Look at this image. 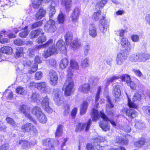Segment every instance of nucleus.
I'll use <instances>...</instances> for the list:
<instances>
[{
    "label": "nucleus",
    "instance_id": "obj_1",
    "mask_svg": "<svg viewBox=\"0 0 150 150\" xmlns=\"http://www.w3.org/2000/svg\"><path fill=\"white\" fill-rule=\"evenodd\" d=\"M64 42L62 40H60L57 42L56 48L55 46H50L46 51H45L43 54V56L45 58L47 57L54 54H57L59 50L62 53L65 54L66 53V47L64 46Z\"/></svg>",
    "mask_w": 150,
    "mask_h": 150
},
{
    "label": "nucleus",
    "instance_id": "obj_2",
    "mask_svg": "<svg viewBox=\"0 0 150 150\" xmlns=\"http://www.w3.org/2000/svg\"><path fill=\"white\" fill-rule=\"evenodd\" d=\"M66 43L67 45H69V47L74 50H76L80 45V43L77 39L72 41L73 37L72 34L69 33H67L65 36Z\"/></svg>",
    "mask_w": 150,
    "mask_h": 150
},
{
    "label": "nucleus",
    "instance_id": "obj_3",
    "mask_svg": "<svg viewBox=\"0 0 150 150\" xmlns=\"http://www.w3.org/2000/svg\"><path fill=\"white\" fill-rule=\"evenodd\" d=\"M120 78L122 81H126L127 85H129L130 87L131 88V79L129 76L125 74L122 76H118L117 77L115 76H113L112 77H110L107 78L104 81V83L105 85L106 86H107L109 85L110 83H112L113 81L116 79Z\"/></svg>",
    "mask_w": 150,
    "mask_h": 150
},
{
    "label": "nucleus",
    "instance_id": "obj_4",
    "mask_svg": "<svg viewBox=\"0 0 150 150\" xmlns=\"http://www.w3.org/2000/svg\"><path fill=\"white\" fill-rule=\"evenodd\" d=\"M72 78L68 76V78L63 86L65 94L67 96H70L73 92L74 84Z\"/></svg>",
    "mask_w": 150,
    "mask_h": 150
},
{
    "label": "nucleus",
    "instance_id": "obj_5",
    "mask_svg": "<svg viewBox=\"0 0 150 150\" xmlns=\"http://www.w3.org/2000/svg\"><path fill=\"white\" fill-rule=\"evenodd\" d=\"M150 59V55L147 53H136L132 56V60L134 61L144 62Z\"/></svg>",
    "mask_w": 150,
    "mask_h": 150
},
{
    "label": "nucleus",
    "instance_id": "obj_6",
    "mask_svg": "<svg viewBox=\"0 0 150 150\" xmlns=\"http://www.w3.org/2000/svg\"><path fill=\"white\" fill-rule=\"evenodd\" d=\"M54 100L58 105H60L63 103L62 97V93L58 89H54L53 93Z\"/></svg>",
    "mask_w": 150,
    "mask_h": 150
},
{
    "label": "nucleus",
    "instance_id": "obj_7",
    "mask_svg": "<svg viewBox=\"0 0 150 150\" xmlns=\"http://www.w3.org/2000/svg\"><path fill=\"white\" fill-rule=\"evenodd\" d=\"M127 54L125 50H120L117 54L116 59V64L118 65L122 64L127 59Z\"/></svg>",
    "mask_w": 150,
    "mask_h": 150
},
{
    "label": "nucleus",
    "instance_id": "obj_8",
    "mask_svg": "<svg viewBox=\"0 0 150 150\" xmlns=\"http://www.w3.org/2000/svg\"><path fill=\"white\" fill-rule=\"evenodd\" d=\"M70 67L67 71V76L70 78L72 77L74 70L78 69L79 66L77 62L74 59H71L70 62Z\"/></svg>",
    "mask_w": 150,
    "mask_h": 150
},
{
    "label": "nucleus",
    "instance_id": "obj_9",
    "mask_svg": "<svg viewBox=\"0 0 150 150\" xmlns=\"http://www.w3.org/2000/svg\"><path fill=\"white\" fill-rule=\"evenodd\" d=\"M21 129L23 132H33L35 134H37L38 132L35 127L30 123H27L23 125L21 127Z\"/></svg>",
    "mask_w": 150,
    "mask_h": 150
},
{
    "label": "nucleus",
    "instance_id": "obj_10",
    "mask_svg": "<svg viewBox=\"0 0 150 150\" xmlns=\"http://www.w3.org/2000/svg\"><path fill=\"white\" fill-rule=\"evenodd\" d=\"M91 123V119L88 120L87 123H78L76 124L75 131L76 132H80L85 128V131H88L90 127Z\"/></svg>",
    "mask_w": 150,
    "mask_h": 150
},
{
    "label": "nucleus",
    "instance_id": "obj_11",
    "mask_svg": "<svg viewBox=\"0 0 150 150\" xmlns=\"http://www.w3.org/2000/svg\"><path fill=\"white\" fill-rule=\"evenodd\" d=\"M45 29L49 32L54 33L57 30L55 21L53 20L50 19L45 26Z\"/></svg>",
    "mask_w": 150,
    "mask_h": 150
},
{
    "label": "nucleus",
    "instance_id": "obj_12",
    "mask_svg": "<svg viewBox=\"0 0 150 150\" xmlns=\"http://www.w3.org/2000/svg\"><path fill=\"white\" fill-rule=\"evenodd\" d=\"M49 77L50 83L52 86L55 85L57 83L58 79L57 73L53 70L50 71Z\"/></svg>",
    "mask_w": 150,
    "mask_h": 150
},
{
    "label": "nucleus",
    "instance_id": "obj_13",
    "mask_svg": "<svg viewBox=\"0 0 150 150\" xmlns=\"http://www.w3.org/2000/svg\"><path fill=\"white\" fill-rule=\"evenodd\" d=\"M47 84L45 82H42L39 83H36L33 82L30 83V86H34L38 90L44 92L47 90Z\"/></svg>",
    "mask_w": 150,
    "mask_h": 150
},
{
    "label": "nucleus",
    "instance_id": "obj_14",
    "mask_svg": "<svg viewBox=\"0 0 150 150\" xmlns=\"http://www.w3.org/2000/svg\"><path fill=\"white\" fill-rule=\"evenodd\" d=\"M42 106L43 108L47 112L51 113L52 112V109L49 106V99L47 97H45L42 100Z\"/></svg>",
    "mask_w": 150,
    "mask_h": 150
},
{
    "label": "nucleus",
    "instance_id": "obj_15",
    "mask_svg": "<svg viewBox=\"0 0 150 150\" xmlns=\"http://www.w3.org/2000/svg\"><path fill=\"white\" fill-rule=\"evenodd\" d=\"M19 111L23 113L28 118L30 119L31 117L30 114V109L29 107L24 105H20L18 108Z\"/></svg>",
    "mask_w": 150,
    "mask_h": 150
},
{
    "label": "nucleus",
    "instance_id": "obj_16",
    "mask_svg": "<svg viewBox=\"0 0 150 150\" xmlns=\"http://www.w3.org/2000/svg\"><path fill=\"white\" fill-rule=\"evenodd\" d=\"M59 143L58 140L53 139L47 138L43 139L42 141V144L45 146H49L50 144L51 145L53 144H54V146H57Z\"/></svg>",
    "mask_w": 150,
    "mask_h": 150
},
{
    "label": "nucleus",
    "instance_id": "obj_17",
    "mask_svg": "<svg viewBox=\"0 0 150 150\" xmlns=\"http://www.w3.org/2000/svg\"><path fill=\"white\" fill-rule=\"evenodd\" d=\"M42 60L38 56H36L35 59V64L29 70V72L30 74L33 73L36 71L38 69V65L37 63L39 64L42 62Z\"/></svg>",
    "mask_w": 150,
    "mask_h": 150
},
{
    "label": "nucleus",
    "instance_id": "obj_18",
    "mask_svg": "<svg viewBox=\"0 0 150 150\" xmlns=\"http://www.w3.org/2000/svg\"><path fill=\"white\" fill-rule=\"evenodd\" d=\"M107 101L108 104L106 105V110L108 114L109 115H113L114 112L111 109L114 107V105L111 103V100L108 96L107 97Z\"/></svg>",
    "mask_w": 150,
    "mask_h": 150
},
{
    "label": "nucleus",
    "instance_id": "obj_19",
    "mask_svg": "<svg viewBox=\"0 0 150 150\" xmlns=\"http://www.w3.org/2000/svg\"><path fill=\"white\" fill-rule=\"evenodd\" d=\"M113 95L116 99H119L121 95L120 86L115 85L113 86Z\"/></svg>",
    "mask_w": 150,
    "mask_h": 150
},
{
    "label": "nucleus",
    "instance_id": "obj_20",
    "mask_svg": "<svg viewBox=\"0 0 150 150\" xmlns=\"http://www.w3.org/2000/svg\"><path fill=\"white\" fill-rule=\"evenodd\" d=\"M88 30L89 35L92 38H95L97 36V29L95 25H90L88 27Z\"/></svg>",
    "mask_w": 150,
    "mask_h": 150
},
{
    "label": "nucleus",
    "instance_id": "obj_21",
    "mask_svg": "<svg viewBox=\"0 0 150 150\" xmlns=\"http://www.w3.org/2000/svg\"><path fill=\"white\" fill-rule=\"evenodd\" d=\"M52 0H32V5L35 8H38L42 3H47Z\"/></svg>",
    "mask_w": 150,
    "mask_h": 150
},
{
    "label": "nucleus",
    "instance_id": "obj_22",
    "mask_svg": "<svg viewBox=\"0 0 150 150\" xmlns=\"http://www.w3.org/2000/svg\"><path fill=\"white\" fill-rule=\"evenodd\" d=\"M134 126L138 130H143L146 127L145 123L141 120H136Z\"/></svg>",
    "mask_w": 150,
    "mask_h": 150
},
{
    "label": "nucleus",
    "instance_id": "obj_23",
    "mask_svg": "<svg viewBox=\"0 0 150 150\" xmlns=\"http://www.w3.org/2000/svg\"><path fill=\"white\" fill-rule=\"evenodd\" d=\"M43 35L44 33L41 29H39L32 31L30 33V36L31 39L37 37L40 34Z\"/></svg>",
    "mask_w": 150,
    "mask_h": 150
},
{
    "label": "nucleus",
    "instance_id": "obj_24",
    "mask_svg": "<svg viewBox=\"0 0 150 150\" xmlns=\"http://www.w3.org/2000/svg\"><path fill=\"white\" fill-rule=\"evenodd\" d=\"M79 14V9L78 8H75L71 15L72 20L73 22H76L78 20Z\"/></svg>",
    "mask_w": 150,
    "mask_h": 150
},
{
    "label": "nucleus",
    "instance_id": "obj_25",
    "mask_svg": "<svg viewBox=\"0 0 150 150\" xmlns=\"http://www.w3.org/2000/svg\"><path fill=\"white\" fill-rule=\"evenodd\" d=\"M46 12L45 10L43 8H40L37 12L35 15V19L39 20L41 19L45 16Z\"/></svg>",
    "mask_w": 150,
    "mask_h": 150
},
{
    "label": "nucleus",
    "instance_id": "obj_26",
    "mask_svg": "<svg viewBox=\"0 0 150 150\" xmlns=\"http://www.w3.org/2000/svg\"><path fill=\"white\" fill-rule=\"evenodd\" d=\"M90 88V85L88 83L84 84L80 86L78 89L79 92L87 93H88Z\"/></svg>",
    "mask_w": 150,
    "mask_h": 150
},
{
    "label": "nucleus",
    "instance_id": "obj_27",
    "mask_svg": "<svg viewBox=\"0 0 150 150\" xmlns=\"http://www.w3.org/2000/svg\"><path fill=\"white\" fill-rule=\"evenodd\" d=\"M41 99V97L36 92L33 93L30 98L31 101L37 103L40 101Z\"/></svg>",
    "mask_w": 150,
    "mask_h": 150
},
{
    "label": "nucleus",
    "instance_id": "obj_28",
    "mask_svg": "<svg viewBox=\"0 0 150 150\" xmlns=\"http://www.w3.org/2000/svg\"><path fill=\"white\" fill-rule=\"evenodd\" d=\"M61 3L62 5L65 6L67 11H69L70 10V8L72 6V0H64V1L62 0Z\"/></svg>",
    "mask_w": 150,
    "mask_h": 150
},
{
    "label": "nucleus",
    "instance_id": "obj_29",
    "mask_svg": "<svg viewBox=\"0 0 150 150\" xmlns=\"http://www.w3.org/2000/svg\"><path fill=\"white\" fill-rule=\"evenodd\" d=\"M108 26V23L103 19L101 22V24L100 25V29L103 33H105L107 31Z\"/></svg>",
    "mask_w": 150,
    "mask_h": 150
},
{
    "label": "nucleus",
    "instance_id": "obj_30",
    "mask_svg": "<svg viewBox=\"0 0 150 150\" xmlns=\"http://www.w3.org/2000/svg\"><path fill=\"white\" fill-rule=\"evenodd\" d=\"M120 43L123 47L129 48L130 50V44L128 39L126 38H122L121 39Z\"/></svg>",
    "mask_w": 150,
    "mask_h": 150
},
{
    "label": "nucleus",
    "instance_id": "obj_31",
    "mask_svg": "<svg viewBox=\"0 0 150 150\" xmlns=\"http://www.w3.org/2000/svg\"><path fill=\"white\" fill-rule=\"evenodd\" d=\"M13 50L12 48L9 46H4L0 49V52L8 54L12 53Z\"/></svg>",
    "mask_w": 150,
    "mask_h": 150
},
{
    "label": "nucleus",
    "instance_id": "obj_32",
    "mask_svg": "<svg viewBox=\"0 0 150 150\" xmlns=\"http://www.w3.org/2000/svg\"><path fill=\"white\" fill-rule=\"evenodd\" d=\"M32 112L36 117L43 112L40 108L37 106H35L33 108L32 110Z\"/></svg>",
    "mask_w": 150,
    "mask_h": 150
},
{
    "label": "nucleus",
    "instance_id": "obj_33",
    "mask_svg": "<svg viewBox=\"0 0 150 150\" xmlns=\"http://www.w3.org/2000/svg\"><path fill=\"white\" fill-rule=\"evenodd\" d=\"M88 104L87 102L84 101L81 105L80 108V113L81 115H83L86 113Z\"/></svg>",
    "mask_w": 150,
    "mask_h": 150
},
{
    "label": "nucleus",
    "instance_id": "obj_34",
    "mask_svg": "<svg viewBox=\"0 0 150 150\" xmlns=\"http://www.w3.org/2000/svg\"><path fill=\"white\" fill-rule=\"evenodd\" d=\"M68 61L66 58L63 59L60 62L59 67L62 69H64L68 65Z\"/></svg>",
    "mask_w": 150,
    "mask_h": 150
},
{
    "label": "nucleus",
    "instance_id": "obj_35",
    "mask_svg": "<svg viewBox=\"0 0 150 150\" xmlns=\"http://www.w3.org/2000/svg\"><path fill=\"white\" fill-rule=\"evenodd\" d=\"M36 117L40 122L44 123L47 121V118L46 116L43 112Z\"/></svg>",
    "mask_w": 150,
    "mask_h": 150
},
{
    "label": "nucleus",
    "instance_id": "obj_36",
    "mask_svg": "<svg viewBox=\"0 0 150 150\" xmlns=\"http://www.w3.org/2000/svg\"><path fill=\"white\" fill-rule=\"evenodd\" d=\"M23 48L21 47H18L16 49L15 52V57L16 58L21 57L23 55Z\"/></svg>",
    "mask_w": 150,
    "mask_h": 150
},
{
    "label": "nucleus",
    "instance_id": "obj_37",
    "mask_svg": "<svg viewBox=\"0 0 150 150\" xmlns=\"http://www.w3.org/2000/svg\"><path fill=\"white\" fill-rule=\"evenodd\" d=\"M28 28V26H26L19 33V35L20 37L25 38L28 35L29 31L27 30Z\"/></svg>",
    "mask_w": 150,
    "mask_h": 150
},
{
    "label": "nucleus",
    "instance_id": "obj_38",
    "mask_svg": "<svg viewBox=\"0 0 150 150\" xmlns=\"http://www.w3.org/2000/svg\"><path fill=\"white\" fill-rule=\"evenodd\" d=\"M91 117L94 121H96L99 119L100 116L97 110L95 109H93L92 110Z\"/></svg>",
    "mask_w": 150,
    "mask_h": 150
},
{
    "label": "nucleus",
    "instance_id": "obj_39",
    "mask_svg": "<svg viewBox=\"0 0 150 150\" xmlns=\"http://www.w3.org/2000/svg\"><path fill=\"white\" fill-rule=\"evenodd\" d=\"M89 59L88 58H86L82 60L81 64V66L83 68H86L89 66Z\"/></svg>",
    "mask_w": 150,
    "mask_h": 150
},
{
    "label": "nucleus",
    "instance_id": "obj_40",
    "mask_svg": "<svg viewBox=\"0 0 150 150\" xmlns=\"http://www.w3.org/2000/svg\"><path fill=\"white\" fill-rule=\"evenodd\" d=\"M100 115L103 120L105 121H109L113 125L115 126L116 125L115 122L112 120H109L107 116L105 115L102 111L100 112Z\"/></svg>",
    "mask_w": 150,
    "mask_h": 150
},
{
    "label": "nucleus",
    "instance_id": "obj_41",
    "mask_svg": "<svg viewBox=\"0 0 150 150\" xmlns=\"http://www.w3.org/2000/svg\"><path fill=\"white\" fill-rule=\"evenodd\" d=\"M10 30L6 31L4 30H2L1 32V33L2 34H6L9 38H16V36L12 33Z\"/></svg>",
    "mask_w": 150,
    "mask_h": 150
},
{
    "label": "nucleus",
    "instance_id": "obj_42",
    "mask_svg": "<svg viewBox=\"0 0 150 150\" xmlns=\"http://www.w3.org/2000/svg\"><path fill=\"white\" fill-rule=\"evenodd\" d=\"M62 133L63 126L62 125H59L57 127L56 132L55 133V137H59L62 134Z\"/></svg>",
    "mask_w": 150,
    "mask_h": 150
},
{
    "label": "nucleus",
    "instance_id": "obj_43",
    "mask_svg": "<svg viewBox=\"0 0 150 150\" xmlns=\"http://www.w3.org/2000/svg\"><path fill=\"white\" fill-rule=\"evenodd\" d=\"M145 143V140L144 138H141L137 142L134 143L135 146L137 147L140 148Z\"/></svg>",
    "mask_w": 150,
    "mask_h": 150
},
{
    "label": "nucleus",
    "instance_id": "obj_44",
    "mask_svg": "<svg viewBox=\"0 0 150 150\" xmlns=\"http://www.w3.org/2000/svg\"><path fill=\"white\" fill-rule=\"evenodd\" d=\"M107 0H98L96 7L99 9L103 8L107 3Z\"/></svg>",
    "mask_w": 150,
    "mask_h": 150
},
{
    "label": "nucleus",
    "instance_id": "obj_45",
    "mask_svg": "<svg viewBox=\"0 0 150 150\" xmlns=\"http://www.w3.org/2000/svg\"><path fill=\"white\" fill-rule=\"evenodd\" d=\"M65 20V16L64 14L62 12L60 13L57 17V20L59 23H63Z\"/></svg>",
    "mask_w": 150,
    "mask_h": 150
},
{
    "label": "nucleus",
    "instance_id": "obj_46",
    "mask_svg": "<svg viewBox=\"0 0 150 150\" xmlns=\"http://www.w3.org/2000/svg\"><path fill=\"white\" fill-rule=\"evenodd\" d=\"M7 123H9L12 126L16 127L17 126V124L14 121L13 119L9 117H7L6 119Z\"/></svg>",
    "mask_w": 150,
    "mask_h": 150
},
{
    "label": "nucleus",
    "instance_id": "obj_47",
    "mask_svg": "<svg viewBox=\"0 0 150 150\" xmlns=\"http://www.w3.org/2000/svg\"><path fill=\"white\" fill-rule=\"evenodd\" d=\"M13 94L12 92L10 90H8L6 91L4 93L3 96L5 97L6 98L11 99L13 97Z\"/></svg>",
    "mask_w": 150,
    "mask_h": 150
},
{
    "label": "nucleus",
    "instance_id": "obj_48",
    "mask_svg": "<svg viewBox=\"0 0 150 150\" xmlns=\"http://www.w3.org/2000/svg\"><path fill=\"white\" fill-rule=\"evenodd\" d=\"M141 99V96L138 93H135L133 97L132 100L134 101H139Z\"/></svg>",
    "mask_w": 150,
    "mask_h": 150
},
{
    "label": "nucleus",
    "instance_id": "obj_49",
    "mask_svg": "<svg viewBox=\"0 0 150 150\" xmlns=\"http://www.w3.org/2000/svg\"><path fill=\"white\" fill-rule=\"evenodd\" d=\"M49 7L50 9L49 15L50 17H51L55 14L56 11L54 6L52 5H51Z\"/></svg>",
    "mask_w": 150,
    "mask_h": 150
},
{
    "label": "nucleus",
    "instance_id": "obj_50",
    "mask_svg": "<svg viewBox=\"0 0 150 150\" xmlns=\"http://www.w3.org/2000/svg\"><path fill=\"white\" fill-rule=\"evenodd\" d=\"M36 40L38 44H41L46 41V37L44 35L40 36Z\"/></svg>",
    "mask_w": 150,
    "mask_h": 150
},
{
    "label": "nucleus",
    "instance_id": "obj_51",
    "mask_svg": "<svg viewBox=\"0 0 150 150\" xmlns=\"http://www.w3.org/2000/svg\"><path fill=\"white\" fill-rule=\"evenodd\" d=\"M46 63L47 65L54 67L56 64V61L53 59H51L46 61Z\"/></svg>",
    "mask_w": 150,
    "mask_h": 150
},
{
    "label": "nucleus",
    "instance_id": "obj_52",
    "mask_svg": "<svg viewBox=\"0 0 150 150\" xmlns=\"http://www.w3.org/2000/svg\"><path fill=\"white\" fill-rule=\"evenodd\" d=\"M116 141L117 143L123 145H126L128 142V141L127 140L122 138H120L119 139L118 138H117Z\"/></svg>",
    "mask_w": 150,
    "mask_h": 150
},
{
    "label": "nucleus",
    "instance_id": "obj_53",
    "mask_svg": "<svg viewBox=\"0 0 150 150\" xmlns=\"http://www.w3.org/2000/svg\"><path fill=\"white\" fill-rule=\"evenodd\" d=\"M125 30L122 29H119L115 31V34L117 35L120 37H123L124 35Z\"/></svg>",
    "mask_w": 150,
    "mask_h": 150
},
{
    "label": "nucleus",
    "instance_id": "obj_54",
    "mask_svg": "<svg viewBox=\"0 0 150 150\" xmlns=\"http://www.w3.org/2000/svg\"><path fill=\"white\" fill-rule=\"evenodd\" d=\"M100 11H99L94 13L93 15L92 18L94 20H98L100 17Z\"/></svg>",
    "mask_w": 150,
    "mask_h": 150
},
{
    "label": "nucleus",
    "instance_id": "obj_55",
    "mask_svg": "<svg viewBox=\"0 0 150 150\" xmlns=\"http://www.w3.org/2000/svg\"><path fill=\"white\" fill-rule=\"evenodd\" d=\"M99 126L105 131H106L110 129V126L108 124L103 125L102 123L100 122L99 124Z\"/></svg>",
    "mask_w": 150,
    "mask_h": 150
},
{
    "label": "nucleus",
    "instance_id": "obj_56",
    "mask_svg": "<svg viewBox=\"0 0 150 150\" xmlns=\"http://www.w3.org/2000/svg\"><path fill=\"white\" fill-rule=\"evenodd\" d=\"M14 43L17 45H22L24 43V42L20 39H17L14 40Z\"/></svg>",
    "mask_w": 150,
    "mask_h": 150
},
{
    "label": "nucleus",
    "instance_id": "obj_57",
    "mask_svg": "<svg viewBox=\"0 0 150 150\" xmlns=\"http://www.w3.org/2000/svg\"><path fill=\"white\" fill-rule=\"evenodd\" d=\"M16 91L17 93L22 95L24 94L25 91L24 88L21 86L18 87Z\"/></svg>",
    "mask_w": 150,
    "mask_h": 150
},
{
    "label": "nucleus",
    "instance_id": "obj_58",
    "mask_svg": "<svg viewBox=\"0 0 150 150\" xmlns=\"http://www.w3.org/2000/svg\"><path fill=\"white\" fill-rule=\"evenodd\" d=\"M19 144H21L23 148H26L28 147L29 144L28 141H26L20 140Z\"/></svg>",
    "mask_w": 150,
    "mask_h": 150
},
{
    "label": "nucleus",
    "instance_id": "obj_59",
    "mask_svg": "<svg viewBox=\"0 0 150 150\" xmlns=\"http://www.w3.org/2000/svg\"><path fill=\"white\" fill-rule=\"evenodd\" d=\"M42 21H40L33 23L31 26V28L33 29L37 27L41 26L42 24Z\"/></svg>",
    "mask_w": 150,
    "mask_h": 150
},
{
    "label": "nucleus",
    "instance_id": "obj_60",
    "mask_svg": "<svg viewBox=\"0 0 150 150\" xmlns=\"http://www.w3.org/2000/svg\"><path fill=\"white\" fill-rule=\"evenodd\" d=\"M43 74L42 72L41 71H38L35 74V78L39 80L41 79L42 76Z\"/></svg>",
    "mask_w": 150,
    "mask_h": 150
},
{
    "label": "nucleus",
    "instance_id": "obj_61",
    "mask_svg": "<svg viewBox=\"0 0 150 150\" xmlns=\"http://www.w3.org/2000/svg\"><path fill=\"white\" fill-rule=\"evenodd\" d=\"M101 91V87L100 86H99L98 88V90L97 91V94L95 97V103H97V104H98V103H97L98 102V99H99V95L100 92Z\"/></svg>",
    "mask_w": 150,
    "mask_h": 150
},
{
    "label": "nucleus",
    "instance_id": "obj_62",
    "mask_svg": "<svg viewBox=\"0 0 150 150\" xmlns=\"http://www.w3.org/2000/svg\"><path fill=\"white\" fill-rule=\"evenodd\" d=\"M143 111L150 116V106H144L142 108Z\"/></svg>",
    "mask_w": 150,
    "mask_h": 150
},
{
    "label": "nucleus",
    "instance_id": "obj_63",
    "mask_svg": "<svg viewBox=\"0 0 150 150\" xmlns=\"http://www.w3.org/2000/svg\"><path fill=\"white\" fill-rule=\"evenodd\" d=\"M133 71L134 72L135 74L138 77H140L143 76L142 74L139 70L133 69Z\"/></svg>",
    "mask_w": 150,
    "mask_h": 150
},
{
    "label": "nucleus",
    "instance_id": "obj_64",
    "mask_svg": "<svg viewBox=\"0 0 150 150\" xmlns=\"http://www.w3.org/2000/svg\"><path fill=\"white\" fill-rule=\"evenodd\" d=\"M145 21L146 23L150 26V14H147L146 15Z\"/></svg>",
    "mask_w": 150,
    "mask_h": 150
}]
</instances>
